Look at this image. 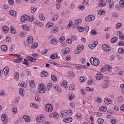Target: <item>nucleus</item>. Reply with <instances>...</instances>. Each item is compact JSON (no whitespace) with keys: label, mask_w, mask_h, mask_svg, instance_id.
Masks as SVG:
<instances>
[{"label":"nucleus","mask_w":124,"mask_h":124,"mask_svg":"<svg viewBox=\"0 0 124 124\" xmlns=\"http://www.w3.org/2000/svg\"><path fill=\"white\" fill-rule=\"evenodd\" d=\"M90 60L91 64L95 66H98L100 63L99 59L95 57L91 58L90 59Z\"/></svg>","instance_id":"obj_1"},{"label":"nucleus","mask_w":124,"mask_h":124,"mask_svg":"<svg viewBox=\"0 0 124 124\" xmlns=\"http://www.w3.org/2000/svg\"><path fill=\"white\" fill-rule=\"evenodd\" d=\"M103 80V88H106L109 83V81L108 80V76H105Z\"/></svg>","instance_id":"obj_2"},{"label":"nucleus","mask_w":124,"mask_h":124,"mask_svg":"<svg viewBox=\"0 0 124 124\" xmlns=\"http://www.w3.org/2000/svg\"><path fill=\"white\" fill-rule=\"evenodd\" d=\"M46 108L45 109L46 111L49 112H51L53 109L52 106L50 104H47L46 105Z\"/></svg>","instance_id":"obj_3"},{"label":"nucleus","mask_w":124,"mask_h":124,"mask_svg":"<svg viewBox=\"0 0 124 124\" xmlns=\"http://www.w3.org/2000/svg\"><path fill=\"white\" fill-rule=\"evenodd\" d=\"M45 89L42 84H40L38 87V91L39 93H43L45 91Z\"/></svg>","instance_id":"obj_4"},{"label":"nucleus","mask_w":124,"mask_h":124,"mask_svg":"<svg viewBox=\"0 0 124 124\" xmlns=\"http://www.w3.org/2000/svg\"><path fill=\"white\" fill-rule=\"evenodd\" d=\"M84 46L82 45H79L77 48V50L75 51V53L77 54L79 53L84 48Z\"/></svg>","instance_id":"obj_5"},{"label":"nucleus","mask_w":124,"mask_h":124,"mask_svg":"<svg viewBox=\"0 0 124 124\" xmlns=\"http://www.w3.org/2000/svg\"><path fill=\"white\" fill-rule=\"evenodd\" d=\"M30 17L26 15H23L21 17V21L22 22H26L30 20Z\"/></svg>","instance_id":"obj_6"},{"label":"nucleus","mask_w":124,"mask_h":124,"mask_svg":"<svg viewBox=\"0 0 124 124\" xmlns=\"http://www.w3.org/2000/svg\"><path fill=\"white\" fill-rule=\"evenodd\" d=\"M45 118L42 115H39L36 118V120L38 122L41 123L45 120Z\"/></svg>","instance_id":"obj_7"},{"label":"nucleus","mask_w":124,"mask_h":124,"mask_svg":"<svg viewBox=\"0 0 124 124\" xmlns=\"http://www.w3.org/2000/svg\"><path fill=\"white\" fill-rule=\"evenodd\" d=\"M95 17L92 15H90L87 17L85 18V20L86 21L89 22L95 19Z\"/></svg>","instance_id":"obj_8"},{"label":"nucleus","mask_w":124,"mask_h":124,"mask_svg":"<svg viewBox=\"0 0 124 124\" xmlns=\"http://www.w3.org/2000/svg\"><path fill=\"white\" fill-rule=\"evenodd\" d=\"M7 116V115L4 114H3L1 116V119L2 121H5L4 124L8 122Z\"/></svg>","instance_id":"obj_9"},{"label":"nucleus","mask_w":124,"mask_h":124,"mask_svg":"<svg viewBox=\"0 0 124 124\" xmlns=\"http://www.w3.org/2000/svg\"><path fill=\"white\" fill-rule=\"evenodd\" d=\"M103 74L100 73H99L97 74L95 76L96 79L98 80H101L103 78Z\"/></svg>","instance_id":"obj_10"},{"label":"nucleus","mask_w":124,"mask_h":124,"mask_svg":"<svg viewBox=\"0 0 124 124\" xmlns=\"http://www.w3.org/2000/svg\"><path fill=\"white\" fill-rule=\"evenodd\" d=\"M62 52L63 54H66L70 52V50L69 48L67 47L65 49V50L62 49Z\"/></svg>","instance_id":"obj_11"},{"label":"nucleus","mask_w":124,"mask_h":124,"mask_svg":"<svg viewBox=\"0 0 124 124\" xmlns=\"http://www.w3.org/2000/svg\"><path fill=\"white\" fill-rule=\"evenodd\" d=\"M64 120L66 123H70L72 120V118L70 117L65 118L64 119Z\"/></svg>","instance_id":"obj_12"},{"label":"nucleus","mask_w":124,"mask_h":124,"mask_svg":"<svg viewBox=\"0 0 124 124\" xmlns=\"http://www.w3.org/2000/svg\"><path fill=\"white\" fill-rule=\"evenodd\" d=\"M48 75V73L45 71H43L41 73V76L43 77H47Z\"/></svg>","instance_id":"obj_13"},{"label":"nucleus","mask_w":124,"mask_h":124,"mask_svg":"<svg viewBox=\"0 0 124 124\" xmlns=\"http://www.w3.org/2000/svg\"><path fill=\"white\" fill-rule=\"evenodd\" d=\"M23 117L26 122H28L30 121V118L27 115H24Z\"/></svg>","instance_id":"obj_14"},{"label":"nucleus","mask_w":124,"mask_h":124,"mask_svg":"<svg viewBox=\"0 0 124 124\" xmlns=\"http://www.w3.org/2000/svg\"><path fill=\"white\" fill-rule=\"evenodd\" d=\"M104 101L105 103L107 104H108L111 103L112 102V100H108V99L105 98L104 99Z\"/></svg>","instance_id":"obj_15"},{"label":"nucleus","mask_w":124,"mask_h":124,"mask_svg":"<svg viewBox=\"0 0 124 124\" xmlns=\"http://www.w3.org/2000/svg\"><path fill=\"white\" fill-rule=\"evenodd\" d=\"M59 116V115L56 113H54L51 114L49 115V116L50 117H55L56 118H57Z\"/></svg>","instance_id":"obj_16"},{"label":"nucleus","mask_w":124,"mask_h":124,"mask_svg":"<svg viewBox=\"0 0 124 124\" xmlns=\"http://www.w3.org/2000/svg\"><path fill=\"white\" fill-rule=\"evenodd\" d=\"M2 31L4 32L7 31V32H8L9 30L8 27L5 25L3 26L2 27Z\"/></svg>","instance_id":"obj_17"},{"label":"nucleus","mask_w":124,"mask_h":124,"mask_svg":"<svg viewBox=\"0 0 124 124\" xmlns=\"http://www.w3.org/2000/svg\"><path fill=\"white\" fill-rule=\"evenodd\" d=\"M68 115V113L66 111H63L60 114V116L61 117H64Z\"/></svg>","instance_id":"obj_18"},{"label":"nucleus","mask_w":124,"mask_h":124,"mask_svg":"<svg viewBox=\"0 0 124 124\" xmlns=\"http://www.w3.org/2000/svg\"><path fill=\"white\" fill-rule=\"evenodd\" d=\"M38 44L37 42H36L32 44L31 48L32 49H33L36 48L38 46Z\"/></svg>","instance_id":"obj_19"},{"label":"nucleus","mask_w":124,"mask_h":124,"mask_svg":"<svg viewBox=\"0 0 124 124\" xmlns=\"http://www.w3.org/2000/svg\"><path fill=\"white\" fill-rule=\"evenodd\" d=\"M76 116L77 119L79 120L81 119L82 117H81V115L79 113H76Z\"/></svg>","instance_id":"obj_20"},{"label":"nucleus","mask_w":124,"mask_h":124,"mask_svg":"<svg viewBox=\"0 0 124 124\" xmlns=\"http://www.w3.org/2000/svg\"><path fill=\"white\" fill-rule=\"evenodd\" d=\"M58 31V29L56 27L54 28L53 27L51 30V32L53 33H55Z\"/></svg>","instance_id":"obj_21"},{"label":"nucleus","mask_w":124,"mask_h":124,"mask_svg":"<svg viewBox=\"0 0 124 124\" xmlns=\"http://www.w3.org/2000/svg\"><path fill=\"white\" fill-rule=\"evenodd\" d=\"M33 38L32 37H29L28 39V42L29 44H31L33 42Z\"/></svg>","instance_id":"obj_22"},{"label":"nucleus","mask_w":124,"mask_h":124,"mask_svg":"<svg viewBox=\"0 0 124 124\" xmlns=\"http://www.w3.org/2000/svg\"><path fill=\"white\" fill-rule=\"evenodd\" d=\"M54 88L57 90L58 92L59 93H61V90L59 86L57 85H55L54 86Z\"/></svg>","instance_id":"obj_23"},{"label":"nucleus","mask_w":124,"mask_h":124,"mask_svg":"<svg viewBox=\"0 0 124 124\" xmlns=\"http://www.w3.org/2000/svg\"><path fill=\"white\" fill-rule=\"evenodd\" d=\"M101 2V3H98V5L99 7H104L106 4V2L104 1Z\"/></svg>","instance_id":"obj_24"},{"label":"nucleus","mask_w":124,"mask_h":124,"mask_svg":"<svg viewBox=\"0 0 124 124\" xmlns=\"http://www.w3.org/2000/svg\"><path fill=\"white\" fill-rule=\"evenodd\" d=\"M1 49L3 51L5 52L7 50V47L6 45H3L1 46Z\"/></svg>","instance_id":"obj_25"},{"label":"nucleus","mask_w":124,"mask_h":124,"mask_svg":"<svg viewBox=\"0 0 124 124\" xmlns=\"http://www.w3.org/2000/svg\"><path fill=\"white\" fill-rule=\"evenodd\" d=\"M117 39L118 38L117 37H114L111 39V42L112 43H113L116 42L117 40Z\"/></svg>","instance_id":"obj_26"},{"label":"nucleus","mask_w":124,"mask_h":124,"mask_svg":"<svg viewBox=\"0 0 124 124\" xmlns=\"http://www.w3.org/2000/svg\"><path fill=\"white\" fill-rule=\"evenodd\" d=\"M58 57V56L57 55V53H56L55 54H53L51 56L50 58L52 59H55L56 58Z\"/></svg>","instance_id":"obj_27"},{"label":"nucleus","mask_w":124,"mask_h":124,"mask_svg":"<svg viewBox=\"0 0 124 124\" xmlns=\"http://www.w3.org/2000/svg\"><path fill=\"white\" fill-rule=\"evenodd\" d=\"M29 85L30 87H33L35 86V84L33 80H31L30 81V82H29Z\"/></svg>","instance_id":"obj_28"},{"label":"nucleus","mask_w":124,"mask_h":124,"mask_svg":"<svg viewBox=\"0 0 124 124\" xmlns=\"http://www.w3.org/2000/svg\"><path fill=\"white\" fill-rule=\"evenodd\" d=\"M24 90L23 88H20L19 89V93L20 95L23 96H24L23 92Z\"/></svg>","instance_id":"obj_29"},{"label":"nucleus","mask_w":124,"mask_h":124,"mask_svg":"<svg viewBox=\"0 0 124 124\" xmlns=\"http://www.w3.org/2000/svg\"><path fill=\"white\" fill-rule=\"evenodd\" d=\"M82 22L80 19H78V20H76L74 21V24L77 26L79 23H81Z\"/></svg>","instance_id":"obj_30"},{"label":"nucleus","mask_w":124,"mask_h":124,"mask_svg":"<svg viewBox=\"0 0 124 124\" xmlns=\"http://www.w3.org/2000/svg\"><path fill=\"white\" fill-rule=\"evenodd\" d=\"M22 27L23 30L28 31H30V28L27 26H25L23 25Z\"/></svg>","instance_id":"obj_31"},{"label":"nucleus","mask_w":124,"mask_h":124,"mask_svg":"<svg viewBox=\"0 0 124 124\" xmlns=\"http://www.w3.org/2000/svg\"><path fill=\"white\" fill-rule=\"evenodd\" d=\"M86 79V77L83 76H82L80 78V80L81 83H82Z\"/></svg>","instance_id":"obj_32"},{"label":"nucleus","mask_w":124,"mask_h":124,"mask_svg":"<svg viewBox=\"0 0 124 124\" xmlns=\"http://www.w3.org/2000/svg\"><path fill=\"white\" fill-rule=\"evenodd\" d=\"M53 25V23L50 22H49L46 25V27L47 28H49L52 27Z\"/></svg>","instance_id":"obj_33"},{"label":"nucleus","mask_w":124,"mask_h":124,"mask_svg":"<svg viewBox=\"0 0 124 124\" xmlns=\"http://www.w3.org/2000/svg\"><path fill=\"white\" fill-rule=\"evenodd\" d=\"M3 70L5 74V73H6V74H7L9 71V69L8 67L7 66L5 67Z\"/></svg>","instance_id":"obj_34"},{"label":"nucleus","mask_w":124,"mask_h":124,"mask_svg":"<svg viewBox=\"0 0 124 124\" xmlns=\"http://www.w3.org/2000/svg\"><path fill=\"white\" fill-rule=\"evenodd\" d=\"M51 78L52 80L54 81H56L57 79V78L55 76L54 74L51 75Z\"/></svg>","instance_id":"obj_35"},{"label":"nucleus","mask_w":124,"mask_h":124,"mask_svg":"<svg viewBox=\"0 0 124 124\" xmlns=\"http://www.w3.org/2000/svg\"><path fill=\"white\" fill-rule=\"evenodd\" d=\"M10 14L11 15L13 16H16V11H14V10H11L10 11Z\"/></svg>","instance_id":"obj_36"},{"label":"nucleus","mask_w":124,"mask_h":124,"mask_svg":"<svg viewBox=\"0 0 124 124\" xmlns=\"http://www.w3.org/2000/svg\"><path fill=\"white\" fill-rule=\"evenodd\" d=\"M69 75L71 77L74 78L75 77V75L72 71H70L69 72Z\"/></svg>","instance_id":"obj_37"},{"label":"nucleus","mask_w":124,"mask_h":124,"mask_svg":"<svg viewBox=\"0 0 124 124\" xmlns=\"http://www.w3.org/2000/svg\"><path fill=\"white\" fill-rule=\"evenodd\" d=\"M104 121V120L101 118H99L98 120V122L100 124H102Z\"/></svg>","instance_id":"obj_38"},{"label":"nucleus","mask_w":124,"mask_h":124,"mask_svg":"<svg viewBox=\"0 0 124 124\" xmlns=\"http://www.w3.org/2000/svg\"><path fill=\"white\" fill-rule=\"evenodd\" d=\"M107 45L106 44H104L102 45V48L104 51H107Z\"/></svg>","instance_id":"obj_39"},{"label":"nucleus","mask_w":124,"mask_h":124,"mask_svg":"<svg viewBox=\"0 0 124 124\" xmlns=\"http://www.w3.org/2000/svg\"><path fill=\"white\" fill-rule=\"evenodd\" d=\"M37 8H34L33 7L31 8V11L32 13H34L37 10Z\"/></svg>","instance_id":"obj_40"},{"label":"nucleus","mask_w":124,"mask_h":124,"mask_svg":"<svg viewBox=\"0 0 124 124\" xmlns=\"http://www.w3.org/2000/svg\"><path fill=\"white\" fill-rule=\"evenodd\" d=\"M10 29L11 31V32L12 33L15 34L16 33V30L13 28V27L12 26L10 27Z\"/></svg>","instance_id":"obj_41"},{"label":"nucleus","mask_w":124,"mask_h":124,"mask_svg":"<svg viewBox=\"0 0 124 124\" xmlns=\"http://www.w3.org/2000/svg\"><path fill=\"white\" fill-rule=\"evenodd\" d=\"M39 19L40 20H44L45 19V17L43 16V14H41L39 15Z\"/></svg>","instance_id":"obj_42"},{"label":"nucleus","mask_w":124,"mask_h":124,"mask_svg":"<svg viewBox=\"0 0 124 124\" xmlns=\"http://www.w3.org/2000/svg\"><path fill=\"white\" fill-rule=\"evenodd\" d=\"M51 43L52 44H56L57 43V41L56 39H52L51 40Z\"/></svg>","instance_id":"obj_43"},{"label":"nucleus","mask_w":124,"mask_h":124,"mask_svg":"<svg viewBox=\"0 0 124 124\" xmlns=\"http://www.w3.org/2000/svg\"><path fill=\"white\" fill-rule=\"evenodd\" d=\"M122 25V24L121 23H117L116 25V28L117 29L120 28Z\"/></svg>","instance_id":"obj_44"},{"label":"nucleus","mask_w":124,"mask_h":124,"mask_svg":"<svg viewBox=\"0 0 124 124\" xmlns=\"http://www.w3.org/2000/svg\"><path fill=\"white\" fill-rule=\"evenodd\" d=\"M69 89L71 90H73L75 89V86L73 84H71L69 86Z\"/></svg>","instance_id":"obj_45"},{"label":"nucleus","mask_w":124,"mask_h":124,"mask_svg":"<svg viewBox=\"0 0 124 124\" xmlns=\"http://www.w3.org/2000/svg\"><path fill=\"white\" fill-rule=\"evenodd\" d=\"M15 77V79L17 80H18L19 78V74L17 72H15L14 75Z\"/></svg>","instance_id":"obj_46"},{"label":"nucleus","mask_w":124,"mask_h":124,"mask_svg":"<svg viewBox=\"0 0 124 124\" xmlns=\"http://www.w3.org/2000/svg\"><path fill=\"white\" fill-rule=\"evenodd\" d=\"M119 3L122 7H124V2L123 0H120L119 1Z\"/></svg>","instance_id":"obj_47"},{"label":"nucleus","mask_w":124,"mask_h":124,"mask_svg":"<svg viewBox=\"0 0 124 124\" xmlns=\"http://www.w3.org/2000/svg\"><path fill=\"white\" fill-rule=\"evenodd\" d=\"M78 8L82 11H83L85 9V7L83 6L79 5L78 6Z\"/></svg>","instance_id":"obj_48"},{"label":"nucleus","mask_w":124,"mask_h":124,"mask_svg":"<svg viewBox=\"0 0 124 124\" xmlns=\"http://www.w3.org/2000/svg\"><path fill=\"white\" fill-rule=\"evenodd\" d=\"M52 84L50 83H49L47 85V89L48 90H49L52 87Z\"/></svg>","instance_id":"obj_49"},{"label":"nucleus","mask_w":124,"mask_h":124,"mask_svg":"<svg viewBox=\"0 0 124 124\" xmlns=\"http://www.w3.org/2000/svg\"><path fill=\"white\" fill-rule=\"evenodd\" d=\"M6 95L5 91L3 90H2L0 91V95L4 96Z\"/></svg>","instance_id":"obj_50"},{"label":"nucleus","mask_w":124,"mask_h":124,"mask_svg":"<svg viewBox=\"0 0 124 124\" xmlns=\"http://www.w3.org/2000/svg\"><path fill=\"white\" fill-rule=\"evenodd\" d=\"M73 23V22L72 21H70V22L69 24L67 26V29L69 30L70 29V27L71 26V24H72Z\"/></svg>","instance_id":"obj_51"},{"label":"nucleus","mask_w":124,"mask_h":124,"mask_svg":"<svg viewBox=\"0 0 124 124\" xmlns=\"http://www.w3.org/2000/svg\"><path fill=\"white\" fill-rule=\"evenodd\" d=\"M66 41L67 43L69 44H70L72 42V39H66Z\"/></svg>","instance_id":"obj_52"},{"label":"nucleus","mask_w":124,"mask_h":124,"mask_svg":"<svg viewBox=\"0 0 124 124\" xmlns=\"http://www.w3.org/2000/svg\"><path fill=\"white\" fill-rule=\"evenodd\" d=\"M58 17V16L57 15H55L54 16L53 18V20L54 21H55L57 20Z\"/></svg>","instance_id":"obj_53"},{"label":"nucleus","mask_w":124,"mask_h":124,"mask_svg":"<svg viewBox=\"0 0 124 124\" xmlns=\"http://www.w3.org/2000/svg\"><path fill=\"white\" fill-rule=\"evenodd\" d=\"M91 33L92 35L96 34L97 33L96 31L94 29L92 30L91 31Z\"/></svg>","instance_id":"obj_54"},{"label":"nucleus","mask_w":124,"mask_h":124,"mask_svg":"<svg viewBox=\"0 0 124 124\" xmlns=\"http://www.w3.org/2000/svg\"><path fill=\"white\" fill-rule=\"evenodd\" d=\"M77 66L79 68H80L82 69H86L87 67H86L84 66L83 65H80L78 64L77 65Z\"/></svg>","instance_id":"obj_55"},{"label":"nucleus","mask_w":124,"mask_h":124,"mask_svg":"<svg viewBox=\"0 0 124 124\" xmlns=\"http://www.w3.org/2000/svg\"><path fill=\"white\" fill-rule=\"evenodd\" d=\"M26 58L28 59V60L31 61L32 62L33 57L31 56H27Z\"/></svg>","instance_id":"obj_56"},{"label":"nucleus","mask_w":124,"mask_h":124,"mask_svg":"<svg viewBox=\"0 0 124 124\" xmlns=\"http://www.w3.org/2000/svg\"><path fill=\"white\" fill-rule=\"evenodd\" d=\"M65 38L63 36H62L61 37L59 40V41L60 42H62L63 40H64Z\"/></svg>","instance_id":"obj_57"},{"label":"nucleus","mask_w":124,"mask_h":124,"mask_svg":"<svg viewBox=\"0 0 124 124\" xmlns=\"http://www.w3.org/2000/svg\"><path fill=\"white\" fill-rule=\"evenodd\" d=\"M78 30L79 32H82L84 31V28L83 27H79L78 29Z\"/></svg>","instance_id":"obj_58"},{"label":"nucleus","mask_w":124,"mask_h":124,"mask_svg":"<svg viewBox=\"0 0 124 124\" xmlns=\"http://www.w3.org/2000/svg\"><path fill=\"white\" fill-rule=\"evenodd\" d=\"M118 52L119 53H123V49L121 48H119L118 50Z\"/></svg>","instance_id":"obj_59"},{"label":"nucleus","mask_w":124,"mask_h":124,"mask_svg":"<svg viewBox=\"0 0 124 124\" xmlns=\"http://www.w3.org/2000/svg\"><path fill=\"white\" fill-rule=\"evenodd\" d=\"M115 7L116 8L118 9L117 10L118 11H120L121 10L122 8H120V6L119 5H116Z\"/></svg>","instance_id":"obj_60"},{"label":"nucleus","mask_w":124,"mask_h":124,"mask_svg":"<svg viewBox=\"0 0 124 124\" xmlns=\"http://www.w3.org/2000/svg\"><path fill=\"white\" fill-rule=\"evenodd\" d=\"M35 100L36 101H40L41 99L40 97L38 96H37L35 97Z\"/></svg>","instance_id":"obj_61"},{"label":"nucleus","mask_w":124,"mask_h":124,"mask_svg":"<svg viewBox=\"0 0 124 124\" xmlns=\"http://www.w3.org/2000/svg\"><path fill=\"white\" fill-rule=\"evenodd\" d=\"M67 82L66 81H64L62 82V84L63 85V86H64L65 88H66L67 87Z\"/></svg>","instance_id":"obj_62"},{"label":"nucleus","mask_w":124,"mask_h":124,"mask_svg":"<svg viewBox=\"0 0 124 124\" xmlns=\"http://www.w3.org/2000/svg\"><path fill=\"white\" fill-rule=\"evenodd\" d=\"M98 42L97 41H95L93 44V47H92V48H94L95 47L96 45L98 44Z\"/></svg>","instance_id":"obj_63"},{"label":"nucleus","mask_w":124,"mask_h":124,"mask_svg":"<svg viewBox=\"0 0 124 124\" xmlns=\"http://www.w3.org/2000/svg\"><path fill=\"white\" fill-rule=\"evenodd\" d=\"M109 2V8H112V6L113 5L114 3L112 2Z\"/></svg>","instance_id":"obj_64"}]
</instances>
